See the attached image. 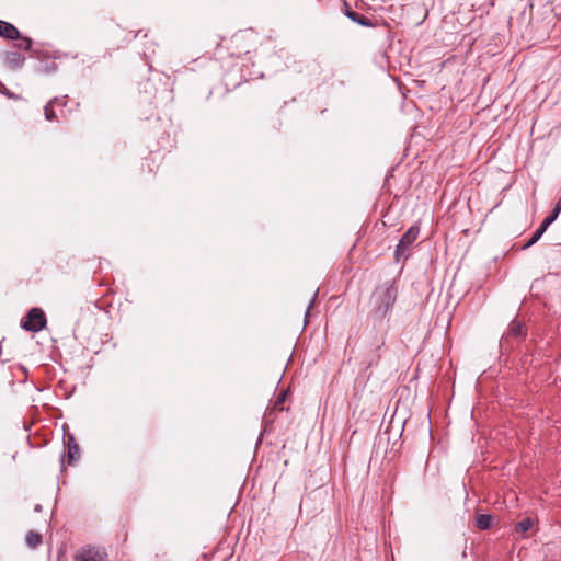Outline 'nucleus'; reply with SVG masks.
I'll return each instance as SVG.
<instances>
[{"label": "nucleus", "mask_w": 561, "mask_h": 561, "mask_svg": "<svg viewBox=\"0 0 561 561\" xmlns=\"http://www.w3.org/2000/svg\"><path fill=\"white\" fill-rule=\"evenodd\" d=\"M398 288L394 282L387 280L380 286L376 287L371 297L370 304L373 312L378 318H385L392 309L397 300Z\"/></svg>", "instance_id": "nucleus-1"}, {"label": "nucleus", "mask_w": 561, "mask_h": 561, "mask_svg": "<svg viewBox=\"0 0 561 561\" xmlns=\"http://www.w3.org/2000/svg\"><path fill=\"white\" fill-rule=\"evenodd\" d=\"M525 324L522 321L514 319L510 322L506 331V337L518 339L525 336Z\"/></svg>", "instance_id": "nucleus-9"}, {"label": "nucleus", "mask_w": 561, "mask_h": 561, "mask_svg": "<svg viewBox=\"0 0 561 561\" xmlns=\"http://www.w3.org/2000/svg\"><path fill=\"white\" fill-rule=\"evenodd\" d=\"M317 295H318V291H316V293H314V295H313V297H312V299H311V301H310V304H309V306H308V308H307V311H306V314H305V317H306V318H308V316H309V313H310V309H311V308H312V306H313V302H314V300H316V298H317Z\"/></svg>", "instance_id": "nucleus-20"}, {"label": "nucleus", "mask_w": 561, "mask_h": 561, "mask_svg": "<svg viewBox=\"0 0 561 561\" xmlns=\"http://www.w3.org/2000/svg\"><path fill=\"white\" fill-rule=\"evenodd\" d=\"M493 517L490 514H480L476 516V526L481 530H486L492 525Z\"/></svg>", "instance_id": "nucleus-12"}, {"label": "nucleus", "mask_w": 561, "mask_h": 561, "mask_svg": "<svg viewBox=\"0 0 561 561\" xmlns=\"http://www.w3.org/2000/svg\"><path fill=\"white\" fill-rule=\"evenodd\" d=\"M420 234V225L413 224L401 237L394 250L397 262L405 261L410 256L411 248Z\"/></svg>", "instance_id": "nucleus-2"}, {"label": "nucleus", "mask_w": 561, "mask_h": 561, "mask_svg": "<svg viewBox=\"0 0 561 561\" xmlns=\"http://www.w3.org/2000/svg\"><path fill=\"white\" fill-rule=\"evenodd\" d=\"M106 553L95 547H82L76 554L75 561H106Z\"/></svg>", "instance_id": "nucleus-7"}, {"label": "nucleus", "mask_w": 561, "mask_h": 561, "mask_svg": "<svg viewBox=\"0 0 561 561\" xmlns=\"http://www.w3.org/2000/svg\"><path fill=\"white\" fill-rule=\"evenodd\" d=\"M35 511L36 512H41L42 511V505L41 504H36L35 505Z\"/></svg>", "instance_id": "nucleus-24"}, {"label": "nucleus", "mask_w": 561, "mask_h": 561, "mask_svg": "<svg viewBox=\"0 0 561 561\" xmlns=\"http://www.w3.org/2000/svg\"><path fill=\"white\" fill-rule=\"evenodd\" d=\"M533 525H534V522L531 518H529V517L524 518L515 525V531L518 534H524V533L528 531L529 529H531Z\"/></svg>", "instance_id": "nucleus-14"}, {"label": "nucleus", "mask_w": 561, "mask_h": 561, "mask_svg": "<svg viewBox=\"0 0 561 561\" xmlns=\"http://www.w3.org/2000/svg\"><path fill=\"white\" fill-rule=\"evenodd\" d=\"M559 214L560 211L553 208L552 213L543 219L541 226L547 229L558 218Z\"/></svg>", "instance_id": "nucleus-16"}, {"label": "nucleus", "mask_w": 561, "mask_h": 561, "mask_svg": "<svg viewBox=\"0 0 561 561\" xmlns=\"http://www.w3.org/2000/svg\"><path fill=\"white\" fill-rule=\"evenodd\" d=\"M554 209H557V211H560L561 213V197L558 199L556 206H554Z\"/></svg>", "instance_id": "nucleus-21"}, {"label": "nucleus", "mask_w": 561, "mask_h": 561, "mask_svg": "<svg viewBox=\"0 0 561 561\" xmlns=\"http://www.w3.org/2000/svg\"><path fill=\"white\" fill-rule=\"evenodd\" d=\"M0 37L15 41L14 48L31 50L33 46L32 38L21 35L20 31L11 23L0 20Z\"/></svg>", "instance_id": "nucleus-3"}, {"label": "nucleus", "mask_w": 561, "mask_h": 561, "mask_svg": "<svg viewBox=\"0 0 561 561\" xmlns=\"http://www.w3.org/2000/svg\"><path fill=\"white\" fill-rule=\"evenodd\" d=\"M59 101L57 96L53 98L44 107V115L46 121L54 122L58 121V115L55 112L56 103Z\"/></svg>", "instance_id": "nucleus-10"}, {"label": "nucleus", "mask_w": 561, "mask_h": 561, "mask_svg": "<svg viewBox=\"0 0 561 561\" xmlns=\"http://www.w3.org/2000/svg\"><path fill=\"white\" fill-rule=\"evenodd\" d=\"M46 325V316L41 308H32L21 321V327L28 332H38Z\"/></svg>", "instance_id": "nucleus-5"}, {"label": "nucleus", "mask_w": 561, "mask_h": 561, "mask_svg": "<svg viewBox=\"0 0 561 561\" xmlns=\"http://www.w3.org/2000/svg\"><path fill=\"white\" fill-rule=\"evenodd\" d=\"M249 34L247 33H237L230 39V48L232 49L231 55L236 57H241L247 55L251 50V44L249 43Z\"/></svg>", "instance_id": "nucleus-6"}, {"label": "nucleus", "mask_w": 561, "mask_h": 561, "mask_svg": "<svg viewBox=\"0 0 561 561\" xmlns=\"http://www.w3.org/2000/svg\"><path fill=\"white\" fill-rule=\"evenodd\" d=\"M67 463L69 466H72L76 463L80 458V448L78 443L76 442L75 437L72 435L68 436L67 439Z\"/></svg>", "instance_id": "nucleus-8"}, {"label": "nucleus", "mask_w": 561, "mask_h": 561, "mask_svg": "<svg viewBox=\"0 0 561 561\" xmlns=\"http://www.w3.org/2000/svg\"><path fill=\"white\" fill-rule=\"evenodd\" d=\"M343 11L347 18H350V13H353L354 10L351 8V5L347 2H344L343 4Z\"/></svg>", "instance_id": "nucleus-19"}, {"label": "nucleus", "mask_w": 561, "mask_h": 561, "mask_svg": "<svg viewBox=\"0 0 561 561\" xmlns=\"http://www.w3.org/2000/svg\"><path fill=\"white\" fill-rule=\"evenodd\" d=\"M350 20H352L354 23H357L358 25L365 26V27H377L378 24L376 22H371L367 16L359 14L357 12L350 13Z\"/></svg>", "instance_id": "nucleus-11"}, {"label": "nucleus", "mask_w": 561, "mask_h": 561, "mask_svg": "<svg viewBox=\"0 0 561 561\" xmlns=\"http://www.w3.org/2000/svg\"><path fill=\"white\" fill-rule=\"evenodd\" d=\"M27 50H22L14 48V44L11 48L4 49L1 53V60L3 66L11 71H16L21 69L26 60L24 53Z\"/></svg>", "instance_id": "nucleus-4"}, {"label": "nucleus", "mask_w": 561, "mask_h": 561, "mask_svg": "<svg viewBox=\"0 0 561 561\" xmlns=\"http://www.w3.org/2000/svg\"><path fill=\"white\" fill-rule=\"evenodd\" d=\"M546 230L547 229L540 225L533 233L531 238L524 244L523 249L529 248L533 244H535L541 238Z\"/></svg>", "instance_id": "nucleus-15"}, {"label": "nucleus", "mask_w": 561, "mask_h": 561, "mask_svg": "<svg viewBox=\"0 0 561 561\" xmlns=\"http://www.w3.org/2000/svg\"><path fill=\"white\" fill-rule=\"evenodd\" d=\"M57 98L59 99V101L56 103V106L65 107L68 103V96L64 95V96H57Z\"/></svg>", "instance_id": "nucleus-18"}, {"label": "nucleus", "mask_w": 561, "mask_h": 561, "mask_svg": "<svg viewBox=\"0 0 561 561\" xmlns=\"http://www.w3.org/2000/svg\"><path fill=\"white\" fill-rule=\"evenodd\" d=\"M380 358V355H376L375 360L369 362V365L371 366L374 363H377Z\"/></svg>", "instance_id": "nucleus-23"}, {"label": "nucleus", "mask_w": 561, "mask_h": 561, "mask_svg": "<svg viewBox=\"0 0 561 561\" xmlns=\"http://www.w3.org/2000/svg\"><path fill=\"white\" fill-rule=\"evenodd\" d=\"M286 399V392H280L277 397V400L275 401V408L279 410H284L283 403Z\"/></svg>", "instance_id": "nucleus-17"}, {"label": "nucleus", "mask_w": 561, "mask_h": 561, "mask_svg": "<svg viewBox=\"0 0 561 561\" xmlns=\"http://www.w3.org/2000/svg\"><path fill=\"white\" fill-rule=\"evenodd\" d=\"M26 543L31 548H36L42 543V535L36 531H28L26 535Z\"/></svg>", "instance_id": "nucleus-13"}, {"label": "nucleus", "mask_w": 561, "mask_h": 561, "mask_svg": "<svg viewBox=\"0 0 561 561\" xmlns=\"http://www.w3.org/2000/svg\"><path fill=\"white\" fill-rule=\"evenodd\" d=\"M57 68L56 64L55 62H51V65L49 67H47V71H55Z\"/></svg>", "instance_id": "nucleus-22"}]
</instances>
